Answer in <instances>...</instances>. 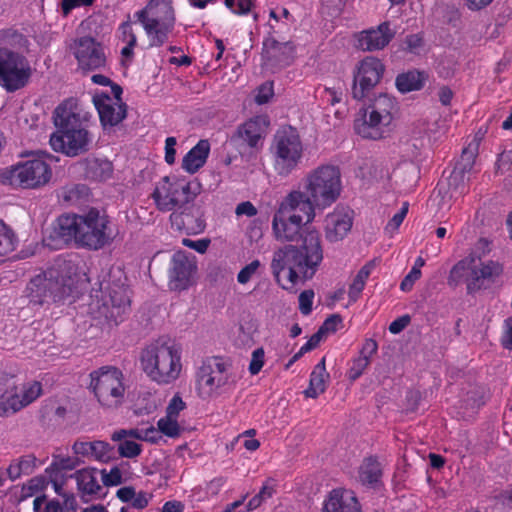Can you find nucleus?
I'll list each match as a JSON object with an SVG mask.
<instances>
[{
    "instance_id": "obj_15",
    "label": "nucleus",
    "mask_w": 512,
    "mask_h": 512,
    "mask_svg": "<svg viewBox=\"0 0 512 512\" xmlns=\"http://www.w3.org/2000/svg\"><path fill=\"white\" fill-rule=\"evenodd\" d=\"M268 126L266 116L253 117L237 127L229 142L242 155L258 152L263 146Z\"/></svg>"
},
{
    "instance_id": "obj_21",
    "label": "nucleus",
    "mask_w": 512,
    "mask_h": 512,
    "mask_svg": "<svg viewBox=\"0 0 512 512\" xmlns=\"http://www.w3.org/2000/svg\"><path fill=\"white\" fill-rule=\"evenodd\" d=\"M262 57L270 67L284 68L291 65L295 58V45L291 41L279 42L269 37L263 42Z\"/></svg>"
},
{
    "instance_id": "obj_27",
    "label": "nucleus",
    "mask_w": 512,
    "mask_h": 512,
    "mask_svg": "<svg viewBox=\"0 0 512 512\" xmlns=\"http://www.w3.org/2000/svg\"><path fill=\"white\" fill-rule=\"evenodd\" d=\"M352 227V218L348 213L335 211L325 218V236L330 242L342 240Z\"/></svg>"
},
{
    "instance_id": "obj_48",
    "label": "nucleus",
    "mask_w": 512,
    "mask_h": 512,
    "mask_svg": "<svg viewBox=\"0 0 512 512\" xmlns=\"http://www.w3.org/2000/svg\"><path fill=\"white\" fill-rule=\"evenodd\" d=\"M314 291L311 289L304 290L298 297L299 310L303 315H309L312 311Z\"/></svg>"
},
{
    "instance_id": "obj_1",
    "label": "nucleus",
    "mask_w": 512,
    "mask_h": 512,
    "mask_svg": "<svg viewBox=\"0 0 512 512\" xmlns=\"http://www.w3.org/2000/svg\"><path fill=\"white\" fill-rule=\"evenodd\" d=\"M322 260L320 233L315 228H307L300 246L288 244L273 253L271 270L279 284L282 272L287 271V281L294 285L300 277L312 278Z\"/></svg>"
},
{
    "instance_id": "obj_13",
    "label": "nucleus",
    "mask_w": 512,
    "mask_h": 512,
    "mask_svg": "<svg viewBox=\"0 0 512 512\" xmlns=\"http://www.w3.org/2000/svg\"><path fill=\"white\" fill-rule=\"evenodd\" d=\"M394 100L387 94H380L365 110L363 119L355 121L358 135L366 139L378 140L384 137L385 128L392 120Z\"/></svg>"
},
{
    "instance_id": "obj_8",
    "label": "nucleus",
    "mask_w": 512,
    "mask_h": 512,
    "mask_svg": "<svg viewBox=\"0 0 512 512\" xmlns=\"http://www.w3.org/2000/svg\"><path fill=\"white\" fill-rule=\"evenodd\" d=\"M341 188L339 167L330 164L321 165L307 175L305 196L313 208H325L338 199Z\"/></svg>"
},
{
    "instance_id": "obj_44",
    "label": "nucleus",
    "mask_w": 512,
    "mask_h": 512,
    "mask_svg": "<svg viewBox=\"0 0 512 512\" xmlns=\"http://www.w3.org/2000/svg\"><path fill=\"white\" fill-rule=\"evenodd\" d=\"M157 425L159 433H163L168 437L175 438L180 435L181 429L175 418L165 416L159 419Z\"/></svg>"
},
{
    "instance_id": "obj_10",
    "label": "nucleus",
    "mask_w": 512,
    "mask_h": 512,
    "mask_svg": "<svg viewBox=\"0 0 512 512\" xmlns=\"http://www.w3.org/2000/svg\"><path fill=\"white\" fill-rule=\"evenodd\" d=\"M198 182L165 176L152 193L156 207L163 212L187 209L200 193Z\"/></svg>"
},
{
    "instance_id": "obj_20",
    "label": "nucleus",
    "mask_w": 512,
    "mask_h": 512,
    "mask_svg": "<svg viewBox=\"0 0 512 512\" xmlns=\"http://www.w3.org/2000/svg\"><path fill=\"white\" fill-rule=\"evenodd\" d=\"M396 31L389 21L377 27L363 30L356 35V47L362 51L373 52L384 49L395 37Z\"/></svg>"
},
{
    "instance_id": "obj_2",
    "label": "nucleus",
    "mask_w": 512,
    "mask_h": 512,
    "mask_svg": "<svg viewBox=\"0 0 512 512\" xmlns=\"http://www.w3.org/2000/svg\"><path fill=\"white\" fill-rule=\"evenodd\" d=\"M54 232L64 243L74 241L78 246L94 251L109 245L115 238L109 217L96 208L82 215H61Z\"/></svg>"
},
{
    "instance_id": "obj_25",
    "label": "nucleus",
    "mask_w": 512,
    "mask_h": 512,
    "mask_svg": "<svg viewBox=\"0 0 512 512\" xmlns=\"http://www.w3.org/2000/svg\"><path fill=\"white\" fill-rule=\"evenodd\" d=\"M322 512H362V508L353 491L338 488L329 492Z\"/></svg>"
},
{
    "instance_id": "obj_6",
    "label": "nucleus",
    "mask_w": 512,
    "mask_h": 512,
    "mask_svg": "<svg viewBox=\"0 0 512 512\" xmlns=\"http://www.w3.org/2000/svg\"><path fill=\"white\" fill-rule=\"evenodd\" d=\"M140 365L147 377L158 384H170L182 370L181 349L164 340H156L140 353Z\"/></svg>"
},
{
    "instance_id": "obj_29",
    "label": "nucleus",
    "mask_w": 512,
    "mask_h": 512,
    "mask_svg": "<svg viewBox=\"0 0 512 512\" xmlns=\"http://www.w3.org/2000/svg\"><path fill=\"white\" fill-rule=\"evenodd\" d=\"M83 176L90 181L103 182L111 178L113 165L107 159L92 158L81 163Z\"/></svg>"
},
{
    "instance_id": "obj_18",
    "label": "nucleus",
    "mask_w": 512,
    "mask_h": 512,
    "mask_svg": "<svg viewBox=\"0 0 512 512\" xmlns=\"http://www.w3.org/2000/svg\"><path fill=\"white\" fill-rule=\"evenodd\" d=\"M195 257L185 251L176 252L169 268V287L171 290L187 289L192 283V276L197 270Z\"/></svg>"
},
{
    "instance_id": "obj_55",
    "label": "nucleus",
    "mask_w": 512,
    "mask_h": 512,
    "mask_svg": "<svg viewBox=\"0 0 512 512\" xmlns=\"http://www.w3.org/2000/svg\"><path fill=\"white\" fill-rule=\"evenodd\" d=\"M408 213V203H403L402 208L391 218V220L386 225V230L389 232H394L399 228V226L402 224L404 218L406 217Z\"/></svg>"
},
{
    "instance_id": "obj_16",
    "label": "nucleus",
    "mask_w": 512,
    "mask_h": 512,
    "mask_svg": "<svg viewBox=\"0 0 512 512\" xmlns=\"http://www.w3.org/2000/svg\"><path fill=\"white\" fill-rule=\"evenodd\" d=\"M385 66L376 57L368 56L359 62L354 71L352 96L356 100H363L370 96L375 86L380 82Z\"/></svg>"
},
{
    "instance_id": "obj_45",
    "label": "nucleus",
    "mask_w": 512,
    "mask_h": 512,
    "mask_svg": "<svg viewBox=\"0 0 512 512\" xmlns=\"http://www.w3.org/2000/svg\"><path fill=\"white\" fill-rule=\"evenodd\" d=\"M118 442V453L121 457L135 458L142 452V446L135 441L125 438Z\"/></svg>"
},
{
    "instance_id": "obj_53",
    "label": "nucleus",
    "mask_w": 512,
    "mask_h": 512,
    "mask_svg": "<svg viewBox=\"0 0 512 512\" xmlns=\"http://www.w3.org/2000/svg\"><path fill=\"white\" fill-rule=\"evenodd\" d=\"M273 95V83L265 82L258 88L257 94L255 96V102L260 105L266 104L273 97Z\"/></svg>"
},
{
    "instance_id": "obj_9",
    "label": "nucleus",
    "mask_w": 512,
    "mask_h": 512,
    "mask_svg": "<svg viewBox=\"0 0 512 512\" xmlns=\"http://www.w3.org/2000/svg\"><path fill=\"white\" fill-rule=\"evenodd\" d=\"M303 151L304 147L296 129L291 126L279 129L270 146L277 175L287 177L296 170L303 158Z\"/></svg>"
},
{
    "instance_id": "obj_62",
    "label": "nucleus",
    "mask_w": 512,
    "mask_h": 512,
    "mask_svg": "<svg viewBox=\"0 0 512 512\" xmlns=\"http://www.w3.org/2000/svg\"><path fill=\"white\" fill-rule=\"evenodd\" d=\"M410 322L411 317L408 314L398 317L390 323L389 331L392 334H399L410 324Z\"/></svg>"
},
{
    "instance_id": "obj_36",
    "label": "nucleus",
    "mask_w": 512,
    "mask_h": 512,
    "mask_svg": "<svg viewBox=\"0 0 512 512\" xmlns=\"http://www.w3.org/2000/svg\"><path fill=\"white\" fill-rule=\"evenodd\" d=\"M424 80L425 78L423 73L412 70L399 74L396 77L395 84L401 93H408L421 89L423 87Z\"/></svg>"
},
{
    "instance_id": "obj_23",
    "label": "nucleus",
    "mask_w": 512,
    "mask_h": 512,
    "mask_svg": "<svg viewBox=\"0 0 512 512\" xmlns=\"http://www.w3.org/2000/svg\"><path fill=\"white\" fill-rule=\"evenodd\" d=\"M50 279H55L65 297L70 296L78 278V265L72 259L57 258L47 268Z\"/></svg>"
},
{
    "instance_id": "obj_34",
    "label": "nucleus",
    "mask_w": 512,
    "mask_h": 512,
    "mask_svg": "<svg viewBox=\"0 0 512 512\" xmlns=\"http://www.w3.org/2000/svg\"><path fill=\"white\" fill-rule=\"evenodd\" d=\"M472 263H474V257H467L457 262L450 270L447 284L455 288L464 282L468 289L469 279L472 278Z\"/></svg>"
},
{
    "instance_id": "obj_49",
    "label": "nucleus",
    "mask_w": 512,
    "mask_h": 512,
    "mask_svg": "<svg viewBox=\"0 0 512 512\" xmlns=\"http://www.w3.org/2000/svg\"><path fill=\"white\" fill-rule=\"evenodd\" d=\"M101 473L105 486H117L123 483L122 472L118 467H113L108 473L102 470Z\"/></svg>"
},
{
    "instance_id": "obj_17",
    "label": "nucleus",
    "mask_w": 512,
    "mask_h": 512,
    "mask_svg": "<svg viewBox=\"0 0 512 512\" xmlns=\"http://www.w3.org/2000/svg\"><path fill=\"white\" fill-rule=\"evenodd\" d=\"M74 55L79 68L84 71L102 70L107 64L103 46L89 36L75 42Z\"/></svg>"
},
{
    "instance_id": "obj_5",
    "label": "nucleus",
    "mask_w": 512,
    "mask_h": 512,
    "mask_svg": "<svg viewBox=\"0 0 512 512\" xmlns=\"http://www.w3.org/2000/svg\"><path fill=\"white\" fill-rule=\"evenodd\" d=\"M315 217V211L305 193L293 191L283 200L272 221V229L277 240L294 242L301 240L307 228H313L310 223Z\"/></svg>"
},
{
    "instance_id": "obj_37",
    "label": "nucleus",
    "mask_w": 512,
    "mask_h": 512,
    "mask_svg": "<svg viewBox=\"0 0 512 512\" xmlns=\"http://www.w3.org/2000/svg\"><path fill=\"white\" fill-rule=\"evenodd\" d=\"M382 476L381 464L374 457L366 458L359 469V479L363 484L373 485Z\"/></svg>"
},
{
    "instance_id": "obj_12",
    "label": "nucleus",
    "mask_w": 512,
    "mask_h": 512,
    "mask_svg": "<svg viewBox=\"0 0 512 512\" xmlns=\"http://www.w3.org/2000/svg\"><path fill=\"white\" fill-rule=\"evenodd\" d=\"M90 389L98 402L107 409L119 407L125 397L123 373L116 367L103 366L90 373Z\"/></svg>"
},
{
    "instance_id": "obj_42",
    "label": "nucleus",
    "mask_w": 512,
    "mask_h": 512,
    "mask_svg": "<svg viewBox=\"0 0 512 512\" xmlns=\"http://www.w3.org/2000/svg\"><path fill=\"white\" fill-rule=\"evenodd\" d=\"M41 392L42 386L40 382L34 381L24 385L20 394V400L24 408L34 402L41 395Z\"/></svg>"
},
{
    "instance_id": "obj_7",
    "label": "nucleus",
    "mask_w": 512,
    "mask_h": 512,
    "mask_svg": "<svg viewBox=\"0 0 512 512\" xmlns=\"http://www.w3.org/2000/svg\"><path fill=\"white\" fill-rule=\"evenodd\" d=\"M142 25L150 47H161L169 39L176 24L172 0H149L145 7L135 13Z\"/></svg>"
},
{
    "instance_id": "obj_57",
    "label": "nucleus",
    "mask_w": 512,
    "mask_h": 512,
    "mask_svg": "<svg viewBox=\"0 0 512 512\" xmlns=\"http://www.w3.org/2000/svg\"><path fill=\"white\" fill-rule=\"evenodd\" d=\"M79 464L78 459L72 457H56L52 467L56 470H73Z\"/></svg>"
},
{
    "instance_id": "obj_39",
    "label": "nucleus",
    "mask_w": 512,
    "mask_h": 512,
    "mask_svg": "<svg viewBox=\"0 0 512 512\" xmlns=\"http://www.w3.org/2000/svg\"><path fill=\"white\" fill-rule=\"evenodd\" d=\"M375 267V261L371 260L367 262L357 273L353 282L349 287V298L351 301L355 302L361 292L364 289L366 280L369 278L372 269Z\"/></svg>"
},
{
    "instance_id": "obj_63",
    "label": "nucleus",
    "mask_w": 512,
    "mask_h": 512,
    "mask_svg": "<svg viewBox=\"0 0 512 512\" xmlns=\"http://www.w3.org/2000/svg\"><path fill=\"white\" fill-rule=\"evenodd\" d=\"M209 243H210V241L207 239L194 241V240H191L188 238H184L182 240V244L184 246L194 249L195 251H197L199 253H205L206 250L208 249Z\"/></svg>"
},
{
    "instance_id": "obj_51",
    "label": "nucleus",
    "mask_w": 512,
    "mask_h": 512,
    "mask_svg": "<svg viewBox=\"0 0 512 512\" xmlns=\"http://www.w3.org/2000/svg\"><path fill=\"white\" fill-rule=\"evenodd\" d=\"M260 265L259 260H253L251 263L243 267L237 275L238 282L241 284L248 283Z\"/></svg>"
},
{
    "instance_id": "obj_38",
    "label": "nucleus",
    "mask_w": 512,
    "mask_h": 512,
    "mask_svg": "<svg viewBox=\"0 0 512 512\" xmlns=\"http://www.w3.org/2000/svg\"><path fill=\"white\" fill-rule=\"evenodd\" d=\"M78 489L87 495H95L102 489L95 476V472L89 469H82L75 474Z\"/></svg>"
},
{
    "instance_id": "obj_33",
    "label": "nucleus",
    "mask_w": 512,
    "mask_h": 512,
    "mask_svg": "<svg viewBox=\"0 0 512 512\" xmlns=\"http://www.w3.org/2000/svg\"><path fill=\"white\" fill-rule=\"evenodd\" d=\"M90 194V189L85 184L72 183L61 187L58 198L66 205H78L85 202Z\"/></svg>"
},
{
    "instance_id": "obj_26",
    "label": "nucleus",
    "mask_w": 512,
    "mask_h": 512,
    "mask_svg": "<svg viewBox=\"0 0 512 512\" xmlns=\"http://www.w3.org/2000/svg\"><path fill=\"white\" fill-rule=\"evenodd\" d=\"M172 222L186 230L188 234H198L205 229V221L198 207L193 204L182 209L180 212H173L170 216Z\"/></svg>"
},
{
    "instance_id": "obj_11",
    "label": "nucleus",
    "mask_w": 512,
    "mask_h": 512,
    "mask_svg": "<svg viewBox=\"0 0 512 512\" xmlns=\"http://www.w3.org/2000/svg\"><path fill=\"white\" fill-rule=\"evenodd\" d=\"M231 365L221 357L204 360L196 373L197 389L204 398L222 395L235 385Z\"/></svg>"
},
{
    "instance_id": "obj_32",
    "label": "nucleus",
    "mask_w": 512,
    "mask_h": 512,
    "mask_svg": "<svg viewBox=\"0 0 512 512\" xmlns=\"http://www.w3.org/2000/svg\"><path fill=\"white\" fill-rule=\"evenodd\" d=\"M330 375L326 371L325 357L314 367L311 375L309 387L304 391V394L308 398H317L320 394L326 390V383L329 380Z\"/></svg>"
},
{
    "instance_id": "obj_3",
    "label": "nucleus",
    "mask_w": 512,
    "mask_h": 512,
    "mask_svg": "<svg viewBox=\"0 0 512 512\" xmlns=\"http://www.w3.org/2000/svg\"><path fill=\"white\" fill-rule=\"evenodd\" d=\"M54 123L59 128L58 133L50 137L54 151L63 152L67 156H77L88 151L91 137L82 126L88 120L87 113L81 114L77 102L70 98L61 103L54 111Z\"/></svg>"
},
{
    "instance_id": "obj_60",
    "label": "nucleus",
    "mask_w": 512,
    "mask_h": 512,
    "mask_svg": "<svg viewBox=\"0 0 512 512\" xmlns=\"http://www.w3.org/2000/svg\"><path fill=\"white\" fill-rule=\"evenodd\" d=\"M420 277H421V270L418 267L413 266L411 271L402 280V282L400 284L401 290H403V291L411 290L415 281L418 280Z\"/></svg>"
},
{
    "instance_id": "obj_14",
    "label": "nucleus",
    "mask_w": 512,
    "mask_h": 512,
    "mask_svg": "<svg viewBox=\"0 0 512 512\" xmlns=\"http://www.w3.org/2000/svg\"><path fill=\"white\" fill-rule=\"evenodd\" d=\"M52 177L49 164L40 158L19 162L0 173L3 184L26 189H35L46 185Z\"/></svg>"
},
{
    "instance_id": "obj_54",
    "label": "nucleus",
    "mask_w": 512,
    "mask_h": 512,
    "mask_svg": "<svg viewBox=\"0 0 512 512\" xmlns=\"http://www.w3.org/2000/svg\"><path fill=\"white\" fill-rule=\"evenodd\" d=\"M186 407L185 402L179 395H175L166 408V416L177 419L179 413Z\"/></svg>"
},
{
    "instance_id": "obj_50",
    "label": "nucleus",
    "mask_w": 512,
    "mask_h": 512,
    "mask_svg": "<svg viewBox=\"0 0 512 512\" xmlns=\"http://www.w3.org/2000/svg\"><path fill=\"white\" fill-rule=\"evenodd\" d=\"M125 300V307H130V299L127 295V291L124 287H117L115 289L109 290V305H117L119 306V303Z\"/></svg>"
},
{
    "instance_id": "obj_31",
    "label": "nucleus",
    "mask_w": 512,
    "mask_h": 512,
    "mask_svg": "<svg viewBox=\"0 0 512 512\" xmlns=\"http://www.w3.org/2000/svg\"><path fill=\"white\" fill-rule=\"evenodd\" d=\"M377 349L378 344L375 340L367 339L364 342L359 357L354 359L349 369L348 375L350 380L355 381L363 374L370 364L371 356L377 352Z\"/></svg>"
},
{
    "instance_id": "obj_24",
    "label": "nucleus",
    "mask_w": 512,
    "mask_h": 512,
    "mask_svg": "<svg viewBox=\"0 0 512 512\" xmlns=\"http://www.w3.org/2000/svg\"><path fill=\"white\" fill-rule=\"evenodd\" d=\"M93 102L104 129L114 127L126 118L127 105L125 103H115L108 94L103 93L95 96Z\"/></svg>"
},
{
    "instance_id": "obj_22",
    "label": "nucleus",
    "mask_w": 512,
    "mask_h": 512,
    "mask_svg": "<svg viewBox=\"0 0 512 512\" xmlns=\"http://www.w3.org/2000/svg\"><path fill=\"white\" fill-rule=\"evenodd\" d=\"M503 267L497 261L472 263V278L468 283V294H474L481 289H487L502 274Z\"/></svg>"
},
{
    "instance_id": "obj_47",
    "label": "nucleus",
    "mask_w": 512,
    "mask_h": 512,
    "mask_svg": "<svg viewBox=\"0 0 512 512\" xmlns=\"http://www.w3.org/2000/svg\"><path fill=\"white\" fill-rule=\"evenodd\" d=\"M144 429L139 428H132V429H119L117 431H114L111 435L112 441H122L125 438H132L141 440L146 437L147 434H143Z\"/></svg>"
},
{
    "instance_id": "obj_41",
    "label": "nucleus",
    "mask_w": 512,
    "mask_h": 512,
    "mask_svg": "<svg viewBox=\"0 0 512 512\" xmlns=\"http://www.w3.org/2000/svg\"><path fill=\"white\" fill-rule=\"evenodd\" d=\"M17 237L14 231L0 220V256H6L15 250Z\"/></svg>"
},
{
    "instance_id": "obj_56",
    "label": "nucleus",
    "mask_w": 512,
    "mask_h": 512,
    "mask_svg": "<svg viewBox=\"0 0 512 512\" xmlns=\"http://www.w3.org/2000/svg\"><path fill=\"white\" fill-rule=\"evenodd\" d=\"M405 49L413 54H419L423 47V39L419 34H411L406 36L404 40Z\"/></svg>"
},
{
    "instance_id": "obj_64",
    "label": "nucleus",
    "mask_w": 512,
    "mask_h": 512,
    "mask_svg": "<svg viewBox=\"0 0 512 512\" xmlns=\"http://www.w3.org/2000/svg\"><path fill=\"white\" fill-rule=\"evenodd\" d=\"M506 330L501 338V344L505 349L512 350V317L505 321Z\"/></svg>"
},
{
    "instance_id": "obj_35",
    "label": "nucleus",
    "mask_w": 512,
    "mask_h": 512,
    "mask_svg": "<svg viewBox=\"0 0 512 512\" xmlns=\"http://www.w3.org/2000/svg\"><path fill=\"white\" fill-rule=\"evenodd\" d=\"M23 408L17 387L7 389L0 395V417H10Z\"/></svg>"
},
{
    "instance_id": "obj_19",
    "label": "nucleus",
    "mask_w": 512,
    "mask_h": 512,
    "mask_svg": "<svg viewBox=\"0 0 512 512\" xmlns=\"http://www.w3.org/2000/svg\"><path fill=\"white\" fill-rule=\"evenodd\" d=\"M30 301L35 304H44L49 301L57 302L65 297L58 282L50 279L48 270L33 277L27 286Z\"/></svg>"
},
{
    "instance_id": "obj_30",
    "label": "nucleus",
    "mask_w": 512,
    "mask_h": 512,
    "mask_svg": "<svg viewBox=\"0 0 512 512\" xmlns=\"http://www.w3.org/2000/svg\"><path fill=\"white\" fill-rule=\"evenodd\" d=\"M210 152L208 140H200L182 160V167L189 173L197 172L205 163Z\"/></svg>"
},
{
    "instance_id": "obj_46",
    "label": "nucleus",
    "mask_w": 512,
    "mask_h": 512,
    "mask_svg": "<svg viewBox=\"0 0 512 512\" xmlns=\"http://www.w3.org/2000/svg\"><path fill=\"white\" fill-rule=\"evenodd\" d=\"M111 447L104 441L91 442L90 456L96 460L107 461L110 458Z\"/></svg>"
},
{
    "instance_id": "obj_40",
    "label": "nucleus",
    "mask_w": 512,
    "mask_h": 512,
    "mask_svg": "<svg viewBox=\"0 0 512 512\" xmlns=\"http://www.w3.org/2000/svg\"><path fill=\"white\" fill-rule=\"evenodd\" d=\"M36 457L33 455H26L18 460L12 462L7 473L11 480L18 479L22 474L30 475L33 473L35 468Z\"/></svg>"
},
{
    "instance_id": "obj_59",
    "label": "nucleus",
    "mask_w": 512,
    "mask_h": 512,
    "mask_svg": "<svg viewBox=\"0 0 512 512\" xmlns=\"http://www.w3.org/2000/svg\"><path fill=\"white\" fill-rule=\"evenodd\" d=\"M342 323V317L339 314H332L326 318L323 324L319 327L326 335L334 333L337 327Z\"/></svg>"
},
{
    "instance_id": "obj_61",
    "label": "nucleus",
    "mask_w": 512,
    "mask_h": 512,
    "mask_svg": "<svg viewBox=\"0 0 512 512\" xmlns=\"http://www.w3.org/2000/svg\"><path fill=\"white\" fill-rule=\"evenodd\" d=\"M119 31L121 33V38L126 44L131 43V45H136L137 39L135 34L133 33L132 26L130 21H125L119 26Z\"/></svg>"
},
{
    "instance_id": "obj_58",
    "label": "nucleus",
    "mask_w": 512,
    "mask_h": 512,
    "mask_svg": "<svg viewBox=\"0 0 512 512\" xmlns=\"http://www.w3.org/2000/svg\"><path fill=\"white\" fill-rule=\"evenodd\" d=\"M264 364V351L262 348H258L253 351L252 359L249 365V371L252 375H256L260 372Z\"/></svg>"
},
{
    "instance_id": "obj_4",
    "label": "nucleus",
    "mask_w": 512,
    "mask_h": 512,
    "mask_svg": "<svg viewBox=\"0 0 512 512\" xmlns=\"http://www.w3.org/2000/svg\"><path fill=\"white\" fill-rule=\"evenodd\" d=\"M27 42L16 30H0V86L8 93L25 88L33 75L30 61L16 50L25 47Z\"/></svg>"
},
{
    "instance_id": "obj_28",
    "label": "nucleus",
    "mask_w": 512,
    "mask_h": 512,
    "mask_svg": "<svg viewBox=\"0 0 512 512\" xmlns=\"http://www.w3.org/2000/svg\"><path fill=\"white\" fill-rule=\"evenodd\" d=\"M478 149L479 143L477 140L472 141L463 149L460 160L456 163L449 177L450 186L454 185L457 188L458 184L464 181L465 174L471 172L475 164Z\"/></svg>"
},
{
    "instance_id": "obj_52",
    "label": "nucleus",
    "mask_w": 512,
    "mask_h": 512,
    "mask_svg": "<svg viewBox=\"0 0 512 512\" xmlns=\"http://www.w3.org/2000/svg\"><path fill=\"white\" fill-rule=\"evenodd\" d=\"M46 499L44 496L36 497L33 502L34 512H60L61 506L58 501H50L46 503L43 510H41L42 505L45 503Z\"/></svg>"
},
{
    "instance_id": "obj_43",
    "label": "nucleus",
    "mask_w": 512,
    "mask_h": 512,
    "mask_svg": "<svg viewBox=\"0 0 512 512\" xmlns=\"http://www.w3.org/2000/svg\"><path fill=\"white\" fill-rule=\"evenodd\" d=\"M105 306V317L106 319L117 325L119 322L123 320V317L125 314L128 313L130 310V307H125V301L119 303V306L117 305H109L108 302L104 304Z\"/></svg>"
}]
</instances>
